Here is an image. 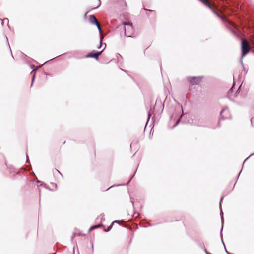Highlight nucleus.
<instances>
[{"label": "nucleus", "mask_w": 254, "mask_h": 254, "mask_svg": "<svg viewBox=\"0 0 254 254\" xmlns=\"http://www.w3.org/2000/svg\"><path fill=\"white\" fill-rule=\"evenodd\" d=\"M251 49V47L249 42L246 39H242L241 43L242 56H245L250 51Z\"/></svg>", "instance_id": "1"}, {"label": "nucleus", "mask_w": 254, "mask_h": 254, "mask_svg": "<svg viewBox=\"0 0 254 254\" xmlns=\"http://www.w3.org/2000/svg\"><path fill=\"white\" fill-rule=\"evenodd\" d=\"M203 76H190L187 78V81L190 84L195 85L199 84L202 80Z\"/></svg>", "instance_id": "2"}, {"label": "nucleus", "mask_w": 254, "mask_h": 254, "mask_svg": "<svg viewBox=\"0 0 254 254\" xmlns=\"http://www.w3.org/2000/svg\"><path fill=\"white\" fill-rule=\"evenodd\" d=\"M124 24L125 25L124 30L125 35L127 37H131L134 31L132 24H127L126 23H124Z\"/></svg>", "instance_id": "3"}, {"label": "nucleus", "mask_w": 254, "mask_h": 254, "mask_svg": "<svg viewBox=\"0 0 254 254\" xmlns=\"http://www.w3.org/2000/svg\"><path fill=\"white\" fill-rule=\"evenodd\" d=\"M102 52V51L95 53H93V52H90L85 56V58H94L95 59L97 60L98 59V57L99 55H101Z\"/></svg>", "instance_id": "4"}, {"label": "nucleus", "mask_w": 254, "mask_h": 254, "mask_svg": "<svg viewBox=\"0 0 254 254\" xmlns=\"http://www.w3.org/2000/svg\"><path fill=\"white\" fill-rule=\"evenodd\" d=\"M100 4V0H92L90 3V6L92 8L95 9L98 7Z\"/></svg>", "instance_id": "5"}, {"label": "nucleus", "mask_w": 254, "mask_h": 254, "mask_svg": "<svg viewBox=\"0 0 254 254\" xmlns=\"http://www.w3.org/2000/svg\"><path fill=\"white\" fill-rule=\"evenodd\" d=\"M89 19L90 22L92 24H95L96 23L98 22L97 19H96L94 15H90Z\"/></svg>", "instance_id": "6"}, {"label": "nucleus", "mask_w": 254, "mask_h": 254, "mask_svg": "<svg viewBox=\"0 0 254 254\" xmlns=\"http://www.w3.org/2000/svg\"><path fill=\"white\" fill-rule=\"evenodd\" d=\"M118 2L120 3L119 4L122 6H127V4L125 2L124 0H119Z\"/></svg>", "instance_id": "7"}, {"label": "nucleus", "mask_w": 254, "mask_h": 254, "mask_svg": "<svg viewBox=\"0 0 254 254\" xmlns=\"http://www.w3.org/2000/svg\"><path fill=\"white\" fill-rule=\"evenodd\" d=\"M117 222H118V221H114V222H113V223H112V224H111V225H110L108 227V228H107V229H105V231H109V230L111 229V228H112V227L113 225L114 224V223H117Z\"/></svg>", "instance_id": "8"}, {"label": "nucleus", "mask_w": 254, "mask_h": 254, "mask_svg": "<svg viewBox=\"0 0 254 254\" xmlns=\"http://www.w3.org/2000/svg\"><path fill=\"white\" fill-rule=\"evenodd\" d=\"M95 24L97 26V27L98 29H99V31L100 32H101V26H100V25L99 23L97 22Z\"/></svg>", "instance_id": "9"}, {"label": "nucleus", "mask_w": 254, "mask_h": 254, "mask_svg": "<svg viewBox=\"0 0 254 254\" xmlns=\"http://www.w3.org/2000/svg\"><path fill=\"white\" fill-rule=\"evenodd\" d=\"M101 226V225L99 224V225H96V226H94L91 227L90 228V230H92V229H94V228H98V227H100Z\"/></svg>", "instance_id": "10"}, {"label": "nucleus", "mask_w": 254, "mask_h": 254, "mask_svg": "<svg viewBox=\"0 0 254 254\" xmlns=\"http://www.w3.org/2000/svg\"><path fill=\"white\" fill-rule=\"evenodd\" d=\"M32 72L34 73L33 76V80H33L34 78H35V74H36V71L35 70H33Z\"/></svg>", "instance_id": "11"}, {"label": "nucleus", "mask_w": 254, "mask_h": 254, "mask_svg": "<svg viewBox=\"0 0 254 254\" xmlns=\"http://www.w3.org/2000/svg\"><path fill=\"white\" fill-rule=\"evenodd\" d=\"M91 246H92V252L93 251V244L92 243L91 244Z\"/></svg>", "instance_id": "12"}, {"label": "nucleus", "mask_w": 254, "mask_h": 254, "mask_svg": "<svg viewBox=\"0 0 254 254\" xmlns=\"http://www.w3.org/2000/svg\"><path fill=\"white\" fill-rule=\"evenodd\" d=\"M179 121H180V119H179V120L177 121V122L176 124H178V123L179 122Z\"/></svg>", "instance_id": "13"}]
</instances>
